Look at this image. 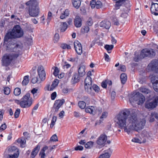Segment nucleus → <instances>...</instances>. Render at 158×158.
I'll return each instance as SVG.
<instances>
[{
    "instance_id": "3",
    "label": "nucleus",
    "mask_w": 158,
    "mask_h": 158,
    "mask_svg": "<svg viewBox=\"0 0 158 158\" xmlns=\"http://www.w3.org/2000/svg\"><path fill=\"white\" fill-rule=\"evenodd\" d=\"M23 30L19 25L15 26L11 30L8 31L4 38V42H7L9 39L19 38L23 36Z\"/></svg>"
},
{
    "instance_id": "17",
    "label": "nucleus",
    "mask_w": 158,
    "mask_h": 158,
    "mask_svg": "<svg viewBox=\"0 0 158 158\" xmlns=\"http://www.w3.org/2000/svg\"><path fill=\"white\" fill-rule=\"evenodd\" d=\"M151 11L152 14L155 15H158V4L152 3Z\"/></svg>"
},
{
    "instance_id": "46",
    "label": "nucleus",
    "mask_w": 158,
    "mask_h": 158,
    "mask_svg": "<svg viewBox=\"0 0 158 158\" xmlns=\"http://www.w3.org/2000/svg\"><path fill=\"white\" fill-rule=\"evenodd\" d=\"M56 118H57L56 116H53V117L50 126L51 128H52L53 127V126L55 124V122L56 121Z\"/></svg>"
},
{
    "instance_id": "15",
    "label": "nucleus",
    "mask_w": 158,
    "mask_h": 158,
    "mask_svg": "<svg viewBox=\"0 0 158 158\" xmlns=\"http://www.w3.org/2000/svg\"><path fill=\"white\" fill-rule=\"evenodd\" d=\"M74 45L76 52L78 55H81L82 52L81 44L79 41L76 40L74 42Z\"/></svg>"
},
{
    "instance_id": "1",
    "label": "nucleus",
    "mask_w": 158,
    "mask_h": 158,
    "mask_svg": "<svg viewBox=\"0 0 158 158\" xmlns=\"http://www.w3.org/2000/svg\"><path fill=\"white\" fill-rule=\"evenodd\" d=\"M115 121L121 128L129 134L132 131L137 132L143 129L145 125V119L139 118L137 117V111L125 109L120 112L115 117Z\"/></svg>"
},
{
    "instance_id": "42",
    "label": "nucleus",
    "mask_w": 158,
    "mask_h": 158,
    "mask_svg": "<svg viewBox=\"0 0 158 158\" xmlns=\"http://www.w3.org/2000/svg\"><path fill=\"white\" fill-rule=\"evenodd\" d=\"M52 69H54V71L53 73V75L55 76H58L60 71L59 68L56 67H54L52 68Z\"/></svg>"
},
{
    "instance_id": "18",
    "label": "nucleus",
    "mask_w": 158,
    "mask_h": 158,
    "mask_svg": "<svg viewBox=\"0 0 158 158\" xmlns=\"http://www.w3.org/2000/svg\"><path fill=\"white\" fill-rule=\"evenodd\" d=\"M112 152L110 148L105 150L99 156V158H110Z\"/></svg>"
},
{
    "instance_id": "58",
    "label": "nucleus",
    "mask_w": 158,
    "mask_h": 158,
    "mask_svg": "<svg viewBox=\"0 0 158 158\" xmlns=\"http://www.w3.org/2000/svg\"><path fill=\"white\" fill-rule=\"evenodd\" d=\"M116 95L115 92L114 91H112L111 94V98L112 100H114Z\"/></svg>"
},
{
    "instance_id": "53",
    "label": "nucleus",
    "mask_w": 158,
    "mask_h": 158,
    "mask_svg": "<svg viewBox=\"0 0 158 158\" xmlns=\"http://www.w3.org/2000/svg\"><path fill=\"white\" fill-rule=\"evenodd\" d=\"M107 81H103L101 84L102 86L104 88H106L107 87Z\"/></svg>"
},
{
    "instance_id": "36",
    "label": "nucleus",
    "mask_w": 158,
    "mask_h": 158,
    "mask_svg": "<svg viewBox=\"0 0 158 158\" xmlns=\"http://www.w3.org/2000/svg\"><path fill=\"white\" fill-rule=\"evenodd\" d=\"M29 76L27 75L24 76L23 78V80L22 81V84L23 85H27L29 82Z\"/></svg>"
},
{
    "instance_id": "14",
    "label": "nucleus",
    "mask_w": 158,
    "mask_h": 158,
    "mask_svg": "<svg viewBox=\"0 0 158 158\" xmlns=\"http://www.w3.org/2000/svg\"><path fill=\"white\" fill-rule=\"evenodd\" d=\"M37 72L39 76L42 81L45 79L46 73L44 67L42 66H39L37 69Z\"/></svg>"
},
{
    "instance_id": "44",
    "label": "nucleus",
    "mask_w": 158,
    "mask_h": 158,
    "mask_svg": "<svg viewBox=\"0 0 158 158\" xmlns=\"http://www.w3.org/2000/svg\"><path fill=\"white\" fill-rule=\"evenodd\" d=\"M58 141V138L57 135H56L54 134L51 137L49 142H50L52 141L53 142H55L57 141Z\"/></svg>"
},
{
    "instance_id": "60",
    "label": "nucleus",
    "mask_w": 158,
    "mask_h": 158,
    "mask_svg": "<svg viewBox=\"0 0 158 158\" xmlns=\"http://www.w3.org/2000/svg\"><path fill=\"white\" fill-rule=\"evenodd\" d=\"M69 91V89L67 87L64 88L62 90V92L64 94H67Z\"/></svg>"
},
{
    "instance_id": "54",
    "label": "nucleus",
    "mask_w": 158,
    "mask_h": 158,
    "mask_svg": "<svg viewBox=\"0 0 158 158\" xmlns=\"http://www.w3.org/2000/svg\"><path fill=\"white\" fill-rule=\"evenodd\" d=\"M31 82L33 84H35L38 81V78L36 77H33L31 80Z\"/></svg>"
},
{
    "instance_id": "30",
    "label": "nucleus",
    "mask_w": 158,
    "mask_h": 158,
    "mask_svg": "<svg viewBox=\"0 0 158 158\" xmlns=\"http://www.w3.org/2000/svg\"><path fill=\"white\" fill-rule=\"evenodd\" d=\"M60 30L61 32H63L67 28V25L66 23L64 22L61 23L60 25Z\"/></svg>"
},
{
    "instance_id": "47",
    "label": "nucleus",
    "mask_w": 158,
    "mask_h": 158,
    "mask_svg": "<svg viewBox=\"0 0 158 158\" xmlns=\"http://www.w3.org/2000/svg\"><path fill=\"white\" fill-rule=\"evenodd\" d=\"M61 47L63 49H69L71 48V46L66 44H61Z\"/></svg>"
},
{
    "instance_id": "9",
    "label": "nucleus",
    "mask_w": 158,
    "mask_h": 158,
    "mask_svg": "<svg viewBox=\"0 0 158 158\" xmlns=\"http://www.w3.org/2000/svg\"><path fill=\"white\" fill-rule=\"evenodd\" d=\"M111 143V141L110 140H107V136L105 134H101L99 136V149L101 148H102L101 150L103 149V148L105 147H106V146L107 143L108 144Z\"/></svg>"
},
{
    "instance_id": "22",
    "label": "nucleus",
    "mask_w": 158,
    "mask_h": 158,
    "mask_svg": "<svg viewBox=\"0 0 158 158\" xmlns=\"http://www.w3.org/2000/svg\"><path fill=\"white\" fill-rule=\"evenodd\" d=\"M69 14V10L66 9L61 12L60 15V18L61 19H64L68 17Z\"/></svg>"
},
{
    "instance_id": "51",
    "label": "nucleus",
    "mask_w": 158,
    "mask_h": 158,
    "mask_svg": "<svg viewBox=\"0 0 158 158\" xmlns=\"http://www.w3.org/2000/svg\"><path fill=\"white\" fill-rule=\"evenodd\" d=\"M20 110L19 109H17L15 111V118H18L19 115L20 113Z\"/></svg>"
},
{
    "instance_id": "20",
    "label": "nucleus",
    "mask_w": 158,
    "mask_h": 158,
    "mask_svg": "<svg viewBox=\"0 0 158 158\" xmlns=\"http://www.w3.org/2000/svg\"><path fill=\"white\" fill-rule=\"evenodd\" d=\"M74 24L75 26L77 27H80L82 25V20L78 16H76L74 19Z\"/></svg>"
},
{
    "instance_id": "45",
    "label": "nucleus",
    "mask_w": 158,
    "mask_h": 158,
    "mask_svg": "<svg viewBox=\"0 0 158 158\" xmlns=\"http://www.w3.org/2000/svg\"><path fill=\"white\" fill-rule=\"evenodd\" d=\"M94 143L92 141L88 142L85 144V147L87 148H90L93 146Z\"/></svg>"
},
{
    "instance_id": "11",
    "label": "nucleus",
    "mask_w": 158,
    "mask_h": 158,
    "mask_svg": "<svg viewBox=\"0 0 158 158\" xmlns=\"http://www.w3.org/2000/svg\"><path fill=\"white\" fill-rule=\"evenodd\" d=\"M16 151V153H14L13 155L8 154L4 156L5 158H17L19 155V151L17 148L13 146L9 148L8 149V153H10L12 152Z\"/></svg>"
},
{
    "instance_id": "63",
    "label": "nucleus",
    "mask_w": 158,
    "mask_h": 158,
    "mask_svg": "<svg viewBox=\"0 0 158 158\" xmlns=\"http://www.w3.org/2000/svg\"><path fill=\"white\" fill-rule=\"evenodd\" d=\"M84 31V32L85 33H87L89 30V27L88 26L85 27V28L83 29Z\"/></svg>"
},
{
    "instance_id": "39",
    "label": "nucleus",
    "mask_w": 158,
    "mask_h": 158,
    "mask_svg": "<svg viewBox=\"0 0 158 158\" xmlns=\"http://www.w3.org/2000/svg\"><path fill=\"white\" fill-rule=\"evenodd\" d=\"M132 141L135 143H143V140L141 138V137H139V138L136 137L133 138L131 140Z\"/></svg>"
},
{
    "instance_id": "32",
    "label": "nucleus",
    "mask_w": 158,
    "mask_h": 158,
    "mask_svg": "<svg viewBox=\"0 0 158 158\" xmlns=\"http://www.w3.org/2000/svg\"><path fill=\"white\" fill-rule=\"evenodd\" d=\"M104 47L107 52L110 53L111 52V50L114 48V45H113L106 44L105 45Z\"/></svg>"
},
{
    "instance_id": "19",
    "label": "nucleus",
    "mask_w": 158,
    "mask_h": 158,
    "mask_svg": "<svg viewBox=\"0 0 158 158\" xmlns=\"http://www.w3.org/2000/svg\"><path fill=\"white\" fill-rule=\"evenodd\" d=\"M141 138L143 140V143H145L146 139L150 136L149 132L146 130H143L141 132L140 135Z\"/></svg>"
},
{
    "instance_id": "43",
    "label": "nucleus",
    "mask_w": 158,
    "mask_h": 158,
    "mask_svg": "<svg viewBox=\"0 0 158 158\" xmlns=\"http://www.w3.org/2000/svg\"><path fill=\"white\" fill-rule=\"evenodd\" d=\"M14 93L15 96L19 95L21 93L20 89L19 88H16L14 90Z\"/></svg>"
},
{
    "instance_id": "34",
    "label": "nucleus",
    "mask_w": 158,
    "mask_h": 158,
    "mask_svg": "<svg viewBox=\"0 0 158 158\" xmlns=\"http://www.w3.org/2000/svg\"><path fill=\"white\" fill-rule=\"evenodd\" d=\"M120 79L122 83L123 84H125L127 80L126 74L125 73L122 74L120 76Z\"/></svg>"
},
{
    "instance_id": "50",
    "label": "nucleus",
    "mask_w": 158,
    "mask_h": 158,
    "mask_svg": "<svg viewBox=\"0 0 158 158\" xmlns=\"http://www.w3.org/2000/svg\"><path fill=\"white\" fill-rule=\"evenodd\" d=\"M4 92L5 94L8 95L10 93V89L8 87H5L4 89Z\"/></svg>"
},
{
    "instance_id": "7",
    "label": "nucleus",
    "mask_w": 158,
    "mask_h": 158,
    "mask_svg": "<svg viewBox=\"0 0 158 158\" xmlns=\"http://www.w3.org/2000/svg\"><path fill=\"white\" fill-rule=\"evenodd\" d=\"M32 103V99L30 94L27 93L24 95L20 101V106L23 108H28L31 106Z\"/></svg>"
},
{
    "instance_id": "12",
    "label": "nucleus",
    "mask_w": 158,
    "mask_h": 158,
    "mask_svg": "<svg viewBox=\"0 0 158 158\" xmlns=\"http://www.w3.org/2000/svg\"><path fill=\"white\" fill-rule=\"evenodd\" d=\"M148 69L150 71H155L158 72V61L156 60L152 61L149 64Z\"/></svg>"
},
{
    "instance_id": "6",
    "label": "nucleus",
    "mask_w": 158,
    "mask_h": 158,
    "mask_svg": "<svg viewBox=\"0 0 158 158\" xmlns=\"http://www.w3.org/2000/svg\"><path fill=\"white\" fill-rule=\"evenodd\" d=\"M155 54V53L152 49H150L146 48L143 49L141 51L140 55L136 54V52L135 53L134 55L135 56L134 60L135 62H138L141 59L145 57L151 55L153 56Z\"/></svg>"
},
{
    "instance_id": "62",
    "label": "nucleus",
    "mask_w": 158,
    "mask_h": 158,
    "mask_svg": "<svg viewBox=\"0 0 158 158\" xmlns=\"http://www.w3.org/2000/svg\"><path fill=\"white\" fill-rule=\"evenodd\" d=\"M56 97V92L53 93L51 95V98L52 100H54Z\"/></svg>"
},
{
    "instance_id": "4",
    "label": "nucleus",
    "mask_w": 158,
    "mask_h": 158,
    "mask_svg": "<svg viewBox=\"0 0 158 158\" xmlns=\"http://www.w3.org/2000/svg\"><path fill=\"white\" fill-rule=\"evenodd\" d=\"M27 6H29L28 13L31 17H36L39 12L38 3L36 0H30L26 3Z\"/></svg>"
},
{
    "instance_id": "35",
    "label": "nucleus",
    "mask_w": 158,
    "mask_h": 158,
    "mask_svg": "<svg viewBox=\"0 0 158 158\" xmlns=\"http://www.w3.org/2000/svg\"><path fill=\"white\" fill-rule=\"evenodd\" d=\"M17 141L21 144L20 146L22 148H24L25 147L26 140L24 138L23 139H17Z\"/></svg>"
},
{
    "instance_id": "49",
    "label": "nucleus",
    "mask_w": 158,
    "mask_h": 158,
    "mask_svg": "<svg viewBox=\"0 0 158 158\" xmlns=\"http://www.w3.org/2000/svg\"><path fill=\"white\" fill-rule=\"evenodd\" d=\"M93 87V90H94L97 93H98L99 91V87L96 84H94L92 86ZM93 91V90L92 91ZM93 94V92H92V93L91 94Z\"/></svg>"
},
{
    "instance_id": "10",
    "label": "nucleus",
    "mask_w": 158,
    "mask_h": 158,
    "mask_svg": "<svg viewBox=\"0 0 158 158\" xmlns=\"http://www.w3.org/2000/svg\"><path fill=\"white\" fill-rule=\"evenodd\" d=\"M92 80L90 76H87L85 80V91L89 94H91Z\"/></svg>"
},
{
    "instance_id": "55",
    "label": "nucleus",
    "mask_w": 158,
    "mask_h": 158,
    "mask_svg": "<svg viewBox=\"0 0 158 158\" xmlns=\"http://www.w3.org/2000/svg\"><path fill=\"white\" fill-rule=\"evenodd\" d=\"M31 92L32 94L39 93L38 89L36 88H34L32 89Z\"/></svg>"
},
{
    "instance_id": "26",
    "label": "nucleus",
    "mask_w": 158,
    "mask_h": 158,
    "mask_svg": "<svg viewBox=\"0 0 158 158\" xmlns=\"http://www.w3.org/2000/svg\"><path fill=\"white\" fill-rule=\"evenodd\" d=\"M108 115V112L107 111L103 112L99 118V124L103 123V121L106 118Z\"/></svg>"
},
{
    "instance_id": "21",
    "label": "nucleus",
    "mask_w": 158,
    "mask_h": 158,
    "mask_svg": "<svg viewBox=\"0 0 158 158\" xmlns=\"http://www.w3.org/2000/svg\"><path fill=\"white\" fill-rule=\"evenodd\" d=\"M99 25L101 27L108 29L110 27V23L109 21L105 20L101 22L100 23Z\"/></svg>"
},
{
    "instance_id": "38",
    "label": "nucleus",
    "mask_w": 158,
    "mask_h": 158,
    "mask_svg": "<svg viewBox=\"0 0 158 158\" xmlns=\"http://www.w3.org/2000/svg\"><path fill=\"white\" fill-rule=\"evenodd\" d=\"M126 0H119V1L116 2L115 6L116 9H118L119 8L120 6H121V2L126 1Z\"/></svg>"
},
{
    "instance_id": "33",
    "label": "nucleus",
    "mask_w": 158,
    "mask_h": 158,
    "mask_svg": "<svg viewBox=\"0 0 158 158\" xmlns=\"http://www.w3.org/2000/svg\"><path fill=\"white\" fill-rule=\"evenodd\" d=\"M48 147L47 146H44L41 150L40 153V155L41 156V158H44L45 156V151L48 149Z\"/></svg>"
},
{
    "instance_id": "13",
    "label": "nucleus",
    "mask_w": 158,
    "mask_h": 158,
    "mask_svg": "<svg viewBox=\"0 0 158 158\" xmlns=\"http://www.w3.org/2000/svg\"><path fill=\"white\" fill-rule=\"evenodd\" d=\"M65 101L64 99L56 100L55 102L53 107V109L55 112H57L59 108L64 102Z\"/></svg>"
},
{
    "instance_id": "29",
    "label": "nucleus",
    "mask_w": 158,
    "mask_h": 158,
    "mask_svg": "<svg viewBox=\"0 0 158 158\" xmlns=\"http://www.w3.org/2000/svg\"><path fill=\"white\" fill-rule=\"evenodd\" d=\"M98 1L96 2L95 0H92L90 2V4L92 8H94L95 7L97 9L99 8V4L98 3Z\"/></svg>"
},
{
    "instance_id": "27",
    "label": "nucleus",
    "mask_w": 158,
    "mask_h": 158,
    "mask_svg": "<svg viewBox=\"0 0 158 158\" xmlns=\"http://www.w3.org/2000/svg\"><path fill=\"white\" fill-rule=\"evenodd\" d=\"M85 111L87 113H89L93 114H95L96 112L95 109L93 106H89L86 108L85 109Z\"/></svg>"
},
{
    "instance_id": "25",
    "label": "nucleus",
    "mask_w": 158,
    "mask_h": 158,
    "mask_svg": "<svg viewBox=\"0 0 158 158\" xmlns=\"http://www.w3.org/2000/svg\"><path fill=\"white\" fill-rule=\"evenodd\" d=\"M40 148V146L38 145L36 147L34 148L33 151L31 153V157L32 158H34L38 152Z\"/></svg>"
},
{
    "instance_id": "61",
    "label": "nucleus",
    "mask_w": 158,
    "mask_h": 158,
    "mask_svg": "<svg viewBox=\"0 0 158 158\" xmlns=\"http://www.w3.org/2000/svg\"><path fill=\"white\" fill-rule=\"evenodd\" d=\"M6 128V125L5 123L2 124L0 127V130H4Z\"/></svg>"
},
{
    "instance_id": "57",
    "label": "nucleus",
    "mask_w": 158,
    "mask_h": 158,
    "mask_svg": "<svg viewBox=\"0 0 158 158\" xmlns=\"http://www.w3.org/2000/svg\"><path fill=\"white\" fill-rule=\"evenodd\" d=\"M83 149V147L81 146H78L75 148V150H80L81 151Z\"/></svg>"
},
{
    "instance_id": "64",
    "label": "nucleus",
    "mask_w": 158,
    "mask_h": 158,
    "mask_svg": "<svg viewBox=\"0 0 158 158\" xmlns=\"http://www.w3.org/2000/svg\"><path fill=\"white\" fill-rule=\"evenodd\" d=\"M120 69L121 71H125L126 70L125 66L124 65L120 66Z\"/></svg>"
},
{
    "instance_id": "31",
    "label": "nucleus",
    "mask_w": 158,
    "mask_h": 158,
    "mask_svg": "<svg viewBox=\"0 0 158 158\" xmlns=\"http://www.w3.org/2000/svg\"><path fill=\"white\" fill-rule=\"evenodd\" d=\"M139 90L144 94H148L150 92V90L144 86H142L139 89Z\"/></svg>"
},
{
    "instance_id": "2",
    "label": "nucleus",
    "mask_w": 158,
    "mask_h": 158,
    "mask_svg": "<svg viewBox=\"0 0 158 158\" xmlns=\"http://www.w3.org/2000/svg\"><path fill=\"white\" fill-rule=\"evenodd\" d=\"M21 50L20 45L12 41L10 42L7 46L6 50L12 52L6 53L3 56L2 59L3 65L6 66H8L13 60L19 56Z\"/></svg>"
},
{
    "instance_id": "48",
    "label": "nucleus",
    "mask_w": 158,
    "mask_h": 158,
    "mask_svg": "<svg viewBox=\"0 0 158 158\" xmlns=\"http://www.w3.org/2000/svg\"><path fill=\"white\" fill-rule=\"evenodd\" d=\"M59 35L58 33H56L55 34L54 37V43H56L59 39Z\"/></svg>"
},
{
    "instance_id": "52",
    "label": "nucleus",
    "mask_w": 158,
    "mask_h": 158,
    "mask_svg": "<svg viewBox=\"0 0 158 158\" xmlns=\"http://www.w3.org/2000/svg\"><path fill=\"white\" fill-rule=\"evenodd\" d=\"M93 24V22L92 19L89 18L86 23V25L88 26H91Z\"/></svg>"
},
{
    "instance_id": "23",
    "label": "nucleus",
    "mask_w": 158,
    "mask_h": 158,
    "mask_svg": "<svg viewBox=\"0 0 158 158\" xmlns=\"http://www.w3.org/2000/svg\"><path fill=\"white\" fill-rule=\"evenodd\" d=\"M59 83V80L57 79H55L53 81L52 84L51 85L49 89V86L48 87L47 89L50 91L52 90L56 86H57Z\"/></svg>"
},
{
    "instance_id": "24",
    "label": "nucleus",
    "mask_w": 158,
    "mask_h": 158,
    "mask_svg": "<svg viewBox=\"0 0 158 158\" xmlns=\"http://www.w3.org/2000/svg\"><path fill=\"white\" fill-rule=\"evenodd\" d=\"M85 66L84 65H81L78 69V72L80 76L83 77L85 74Z\"/></svg>"
},
{
    "instance_id": "28",
    "label": "nucleus",
    "mask_w": 158,
    "mask_h": 158,
    "mask_svg": "<svg viewBox=\"0 0 158 158\" xmlns=\"http://www.w3.org/2000/svg\"><path fill=\"white\" fill-rule=\"evenodd\" d=\"M72 3L73 6L76 9H78L81 4L80 0H72Z\"/></svg>"
},
{
    "instance_id": "41",
    "label": "nucleus",
    "mask_w": 158,
    "mask_h": 158,
    "mask_svg": "<svg viewBox=\"0 0 158 158\" xmlns=\"http://www.w3.org/2000/svg\"><path fill=\"white\" fill-rule=\"evenodd\" d=\"M52 17V14L50 11H49L47 19V23L48 24L50 21Z\"/></svg>"
},
{
    "instance_id": "59",
    "label": "nucleus",
    "mask_w": 158,
    "mask_h": 158,
    "mask_svg": "<svg viewBox=\"0 0 158 158\" xmlns=\"http://www.w3.org/2000/svg\"><path fill=\"white\" fill-rule=\"evenodd\" d=\"M64 111L63 110L61 111L59 114V117L60 118H62L64 116Z\"/></svg>"
},
{
    "instance_id": "40",
    "label": "nucleus",
    "mask_w": 158,
    "mask_h": 158,
    "mask_svg": "<svg viewBox=\"0 0 158 158\" xmlns=\"http://www.w3.org/2000/svg\"><path fill=\"white\" fill-rule=\"evenodd\" d=\"M78 106L80 108L83 109L86 106V103L83 101H80L78 102Z\"/></svg>"
},
{
    "instance_id": "56",
    "label": "nucleus",
    "mask_w": 158,
    "mask_h": 158,
    "mask_svg": "<svg viewBox=\"0 0 158 158\" xmlns=\"http://www.w3.org/2000/svg\"><path fill=\"white\" fill-rule=\"evenodd\" d=\"M104 57L105 60L107 62H109L110 61L109 56L107 54H105Z\"/></svg>"
},
{
    "instance_id": "16",
    "label": "nucleus",
    "mask_w": 158,
    "mask_h": 158,
    "mask_svg": "<svg viewBox=\"0 0 158 158\" xmlns=\"http://www.w3.org/2000/svg\"><path fill=\"white\" fill-rule=\"evenodd\" d=\"M151 81L152 84L154 89L158 91V76H155L151 77Z\"/></svg>"
},
{
    "instance_id": "8",
    "label": "nucleus",
    "mask_w": 158,
    "mask_h": 158,
    "mask_svg": "<svg viewBox=\"0 0 158 158\" xmlns=\"http://www.w3.org/2000/svg\"><path fill=\"white\" fill-rule=\"evenodd\" d=\"M151 102L147 101L145 104V107L148 109H153L156 107L158 105V93L155 94Z\"/></svg>"
},
{
    "instance_id": "5",
    "label": "nucleus",
    "mask_w": 158,
    "mask_h": 158,
    "mask_svg": "<svg viewBox=\"0 0 158 158\" xmlns=\"http://www.w3.org/2000/svg\"><path fill=\"white\" fill-rule=\"evenodd\" d=\"M129 101L131 104L135 102L138 105H141L145 101L144 96L139 92L133 93L129 95Z\"/></svg>"
},
{
    "instance_id": "37",
    "label": "nucleus",
    "mask_w": 158,
    "mask_h": 158,
    "mask_svg": "<svg viewBox=\"0 0 158 158\" xmlns=\"http://www.w3.org/2000/svg\"><path fill=\"white\" fill-rule=\"evenodd\" d=\"M72 79L74 83H77L80 80L78 74L77 73H74L73 77Z\"/></svg>"
}]
</instances>
